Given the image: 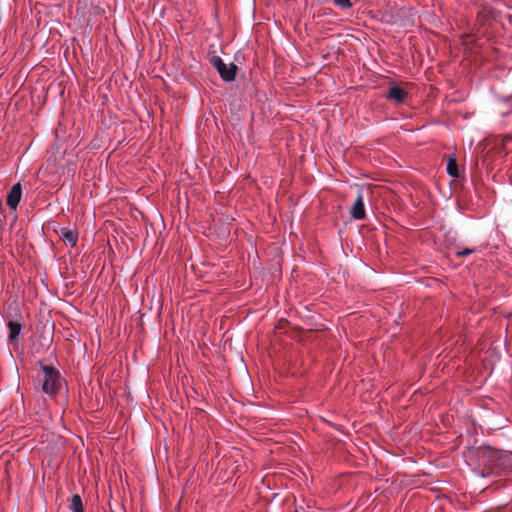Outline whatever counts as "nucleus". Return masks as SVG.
I'll use <instances>...</instances> for the list:
<instances>
[{
  "instance_id": "1",
  "label": "nucleus",
  "mask_w": 512,
  "mask_h": 512,
  "mask_svg": "<svg viewBox=\"0 0 512 512\" xmlns=\"http://www.w3.org/2000/svg\"><path fill=\"white\" fill-rule=\"evenodd\" d=\"M479 457L483 468L475 473L481 478L512 473V452L496 450L488 446L479 451Z\"/></svg>"
},
{
  "instance_id": "2",
  "label": "nucleus",
  "mask_w": 512,
  "mask_h": 512,
  "mask_svg": "<svg viewBox=\"0 0 512 512\" xmlns=\"http://www.w3.org/2000/svg\"><path fill=\"white\" fill-rule=\"evenodd\" d=\"M43 372L42 391L50 397L56 396L62 385L60 371L52 365H46L42 360L38 361Z\"/></svg>"
},
{
  "instance_id": "3",
  "label": "nucleus",
  "mask_w": 512,
  "mask_h": 512,
  "mask_svg": "<svg viewBox=\"0 0 512 512\" xmlns=\"http://www.w3.org/2000/svg\"><path fill=\"white\" fill-rule=\"evenodd\" d=\"M210 63L216 69L222 81L231 83L236 80L238 66L233 62L226 64L221 57L212 56Z\"/></svg>"
},
{
  "instance_id": "4",
  "label": "nucleus",
  "mask_w": 512,
  "mask_h": 512,
  "mask_svg": "<svg viewBox=\"0 0 512 512\" xmlns=\"http://www.w3.org/2000/svg\"><path fill=\"white\" fill-rule=\"evenodd\" d=\"M237 87L239 89L240 97L244 100L252 99L257 95V88L251 77V73H249L248 76H241L238 79Z\"/></svg>"
},
{
  "instance_id": "5",
  "label": "nucleus",
  "mask_w": 512,
  "mask_h": 512,
  "mask_svg": "<svg viewBox=\"0 0 512 512\" xmlns=\"http://www.w3.org/2000/svg\"><path fill=\"white\" fill-rule=\"evenodd\" d=\"M408 97V93L400 86L392 83L388 87V91L385 98L390 101H394L396 104H402Z\"/></svg>"
},
{
  "instance_id": "6",
  "label": "nucleus",
  "mask_w": 512,
  "mask_h": 512,
  "mask_svg": "<svg viewBox=\"0 0 512 512\" xmlns=\"http://www.w3.org/2000/svg\"><path fill=\"white\" fill-rule=\"evenodd\" d=\"M22 197V186L20 182L15 183L9 190L6 203L11 210L16 211Z\"/></svg>"
},
{
  "instance_id": "7",
  "label": "nucleus",
  "mask_w": 512,
  "mask_h": 512,
  "mask_svg": "<svg viewBox=\"0 0 512 512\" xmlns=\"http://www.w3.org/2000/svg\"><path fill=\"white\" fill-rule=\"evenodd\" d=\"M59 237L67 246L73 248L78 241V231L76 228L61 227Z\"/></svg>"
},
{
  "instance_id": "8",
  "label": "nucleus",
  "mask_w": 512,
  "mask_h": 512,
  "mask_svg": "<svg viewBox=\"0 0 512 512\" xmlns=\"http://www.w3.org/2000/svg\"><path fill=\"white\" fill-rule=\"evenodd\" d=\"M17 316L19 319L9 320L7 323L9 329L8 341L11 344H15L17 342L22 330V323L20 322V320L22 319V315L18 313Z\"/></svg>"
},
{
  "instance_id": "9",
  "label": "nucleus",
  "mask_w": 512,
  "mask_h": 512,
  "mask_svg": "<svg viewBox=\"0 0 512 512\" xmlns=\"http://www.w3.org/2000/svg\"><path fill=\"white\" fill-rule=\"evenodd\" d=\"M366 216L364 197L362 192H358L357 198L351 209V217L355 220H363Z\"/></svg>"
},
{
  "instance_id": "10",
  "label": "nucleus",
  "mask_w": 512,
  "mask_h": 512,
  "mask_svg": "<svg viewBox=\"0 0 512 512\" xmlns=\"http://www.w3.org/2000/svg\"><path fill=\"white\" fill-rule=\"evenodd\" d=\"M447 174L453 178L459 177V169L457 160L455 157L450 156L447 160V166H446Z\"/></svg>"
},
{
  "instance_id": "11",
  "label": "nucleus",
  "mask_w": 512,
  "mask_h": 512,
  "mask_svg": "<svg viewBox=\"0 0 512 512\" xmlns=\"http://www.w3.org/2000/svg\"><path fill=\"white\" fill-rule=\"evenodd\" d=\"M70 510L72 512H84V507L80 495L74 494L72 496Z\"/></svg>"
},
{
  "instance_id": "12",
  "label": "nucleus",
  "mask_w": 512,
  "mask_h": 512,
  "mask_svg": "<svg viewBox=\"0 0 512 512\" xmlns=\"http://www.w3.org/2000/svg\"><path fill=\"white\" fill-rule=\"evenodd\" d=\"M474 252H475V249L465 248L463 250L457 251L455 254L457 257H466V256L471 255Z\"/></svg>"
},
{
  "instance_id": "13",
  "label": "nucleus",
  "mask_w": 512,
  "mask_h": 512,
  "mask_svg": "<svg viewBox=\"0 0 512 512\" xmlns=\"http://www.w3.org/2000/svg\"><path fill=\"white\" fill-rule=\"evenodd\" d=\"M44 342L41 343V348L42 350H44L45 348H47L49 346V343L52 341V338L47 340L46 338H43Z\"/></svg>"
}]
</instances>
